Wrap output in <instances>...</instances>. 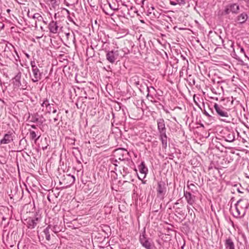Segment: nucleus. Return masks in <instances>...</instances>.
Here are the masks:
<instances>
[{
  "mask_svg": "<svg viewBox=\"0 0 249 249\" xmlns=\"http://www.w3.org/2000/svg\"><path fill=\"white\" fill-rule=\"evenodd\" d=\"M31 72L30 73V78L34 83L40 81L45 77L46 73L43 69L39 65L37 66L34 61L31 62Z\"/></svg>",
  "mask_w": 249,
  "mask_h": 249,
  "instance_id": "nucleus-1",
  "label": "nucleus"
},
{
  "mask_svg": "<svg viewBox=\"0 0 249 249\" xmlns=\"http://www.w3.org/2000/svg\"><path fill=\"white\" fill-rule=\"evenodd\" d=\"M236 217H243L246 213L247 210L249 208V202L247 199H240L235 204Z\"/></svg>",
  "mask_w": 249,
  "mask_h": 249,
  "instance_id": "nucleus-2",
  "label": "nucleus"
},
{
  "mask_svg": "<svg viewBox=\"0 0 249 249\" xmlns=\"http://www.w3.org/2000/svg\"><path fill=\"white\" fill-rule=\"evenodd\" d=\"M129 153L124 149H116L114 152V156L121 161L124 162L127 166H130L132 161L129 158Z\"/></svg>",
  "mask_w": 249,
  "mask_h": 249,
  "instance_id": "nucleus-3",
  "label": "nucleus"
},
{
  "mask_svg": "<svg viewBox=\"0 0 249 249\" xmlns=\"http://www.w3.org/2000/svg\"><path fill=\"white\" fill-rule=\"evenodd\" d=\"M106 59L111 64L114 63L119 58V57H122L124 55V53L121 54L120 53V51L115 49L111 51L106 50Z\"/></svg>",
  "mask_w": 249,
  "mask_h": 249,
  "instance_id": "nucleus-4",
  "label": "nucleus"
},
{
  "mask_svg": "<svg viewBox=\"0 0 249 249\" xmlns=\"http://www.w3.org/2000/svg\"><path fill=\"white\" fill-rule=\"evenodd\" d=\"M14 86L15 88L20 89H26L27 88V81L24 79H21V73L18 72L14 78Z\"/></svg>",
  "mask_w": 249,
  "mask_h": 249,
  "instance_id": "nucleus-5",
  "label": "nucleus"
},
{
  "mask_svg": "<svg viewBox=\"0 0 249 249\" xmlns=\"http://www.w3.org/2000/svg\"><path fill=\"white\" fill-rule=\"evenodd\" d=\"M64 178L61 181H59L60 184H64V186L63 188H67L70 187L75 182V177L70 174L64 175Z\"/></svg>",
  "mask_w": 249,
  "mask_h": 249,
  "instance_id": "nucleus-6",
  "label": "nucleus"
},
{
  "mask_svg": "<svg viewBox=\"0 0 249 249\" xmlns=\"http://www.w3.org/2000/svg\"><path fill=\"white\" fill-rule=\"evenodd\" d=\"M214 108L217 115L220 117L229 118V113L227 109L222 106L218 105L216 103H214L213 106Z\"/></svg>",
  "mask_w": 249,
  "mask_h": 249,
  "instance_id": "nucleus-7",
  "label": "nucleus"
},
{
  "mask_svg": "<svg viewBox=\"0 0 249 249\" xmlns=\"http://www.w3.org/2000/svg\"><path fill=\"white\" fill-rule=\"evenodd\" d=\"M157 191L158 196L161 199H163L166 192V186L164 181H160L158 182Z\"/></svg>",
  "mask_w": 249,
  "mask_h": 249,
  "instance_id": "nucleus-8",
  "label": "nucleus"
},
{
  "mask_svg": "<svg viewBox=\"0 0 249 249\" xmlns=\"http://www.w3.org/2000/svg\"><path fill=\"white\" fill-rule=\"evenodd\" d=\"M239 6L236 3L230 4L226 6L224 10L226 15L229 14L231 12L233 14H237L239 12Z\"/></svg>",
  "mask_w": 249,
  "mask_h": 249,
  "instance_id": "nucleus-9",
  "label": "nucleus"
},
{
  "mask_svg": "<svg viewBox=\"0 0 249 249\" xmlns=\"http://www.w3.org/2000/svg\"><path fill=\"white\" fill-rule=\"evenodd\" d=\"M158 130L160 135L166 134V128L165 127V121L163 119L160 118L157 120Z\"/></svg>",
  "mask_w": 249,
  "mask_h": 249,
  "instance_id": "nucleus-10",
  "label": "nucleus"
},
{
  "mask_svg": "<svg viewBox=\"0 0 249 249\" xmlns=\"http://www.w3.org/2000/svg\"><path fill=\"white\" fill-rule=\"evenodd\" d=\"M140 241L143 247L146 249H154V245L143 235L140 237Z\"/></svg>",
  "mask_w": 249,
  "mask_h": 249,
  "instance_id": "nucleus-11",
  "label": "nucleus"
},
{
  "mask_svg": "<svg viewBox=\"0 0 249 249\" xmlns=\"http://www.w3.org/2000/svg\"><path fill=\"white\" fill-rule=\"evenodd\" d=\"M225 141L228 142H232L235 140V133L232 130H226L224 133Z\"/></svg>",
  "mask_w": 249,
  "mask_h": 249,
  "instance_id": "nucleus-12",
  "label": "nucleus"
},
{
  "mask_svg": "<svg viewBox=\"0 0 249 249\" xmlns=\"http://www.w3.org/2000/svg\"><path fill=\"white\" fill-rule=\"evenodd\" d=\"M48 28L50 33L56 34L59 32V26L56 21L52 20L48 25Z\"/></svg>",
  "mask_w": 249,
  "mask_h": 249,
  "instance_id": "nucleus-13",
  "label": "nucleus"
},
{
  "mask_svg": "<svg viewBox=\"0 0 249 249\" xmlns=\"http://www.w3.org/2000/svg\"><path fill=\"white\" fill-rule=\"evenodd\" d=\"M122 5L124 7V8L121 11V14L123 15L122 16L124 18L125 17L126 14L124 12L127 11H130V10H134L135 9V6L132 5L130 3L126 4L125 2L122 3Z\"/></svg>",
  "mask_w": 249,
  "mask_h": 249,
  "instance_id": "nucleus-14",
  "label": "nucleus"
},
{
  "mask_svg": "<svg viewBox=\"0 0 249 249\" xmlns=\"http://www.w3.org/2000/svg\"><path fill=\"white\" fill-rule=\"evenodd\" d=\"M13 141V136L12 133L5 134L0 141V144H8Z\"/></svg>",
  "mask_w": 249,
  "mask_h": 249,
  "instance_id": "nucleus-15",
  "label": "nucleus"
},
{
  "mask_svg": "<svg viewBox=\"0 0 249 249\" xmlns=\"http://www.w3.org/2000/svg\"><path fill=\"white\" fill-rule=\"evenodd\" d=\"M184 196L190 205H193L195 202V196L191 194V193L184 191Z\"/></svg>",
  "mask_w": 249,
  "mask_h": 249,
  "instance_id": "nucleus-16",
  "label": "nucleus"
},
{
  "mask_svg": "<svg viewBox=\"0 0 249 249\" xmlns=\"http://www.w3.org/2000/svg\"><path fill=\"white\" fill-rule=\"evenodd\" d=\"M32 122L34 123H38L40 124H43L45 121L43 116L42 115L39 116L37 113L32 116Z\"/></svg>",
  "mask_w": 249,
  "mask_h": 249,
  "instance_id": "nucleus-17",
  "label": "nucleus"
},
{
  "mask_svg": "<svg viewBox=\"0 0 249 249\" xmlns=\"http://www.w3.org/2000/svg\"><path fill=\"white\" fill-rule=\"evenodd\" d=\"M119 164H120V168L121 174L122 175L123 178H125V177L130 173V171L129 169L124 166V163L123 164V162H119Z\"/></svg>",
  "mask_w": 249,
  "mask_h": 249,
  "instance_id": "nucleus-18",
  "label": "nucleus"
},
{
  "mask_svg": "<svg viewBox=\"0 0 249 249\" xmlns=\"http://www.w3.org/2000/svg\"><path fill=\"white\" fill-rule=\"evenodd\" d=\"M225 247L226 249H235L234 244L230 237L225 240Z\"/></svg>",
  "mask_w": 249,
  "mask_h": 249,
  "instance_id": "nucleus-19",
  "label": "nucleus"
},
{
  "mask_svg": "<svg viewBox=\"0 0 249 249\" xmlns=\"http://www.w3.org/2000/svg\"><path fill=\"white\" fill-rule=\"evenodd\" d=\"M248 18V15L246 13H242L239 15L236 19V21L239 23H243L245 22Z\"/></svg>",
  "mask_w": 249,
  "mask_h": 249,
  "instance_id": "nucleus-20",
  "label": "nucleus"
},
{
  "mask_svg": "<svg viewBox=\"0 0 249 249\" xmlns=\"http://www.w3.org/2000/svg\"><path fill=\"white\" fill-rule=\"evenodd\" d=\"M160 139L161 141L162 147L165 149L167 146V136L166 134L160 135Z\"/></svg>",
  "mask_w": 249,
  "mask_h": 249,
  "instance_id": "nucleus-21",
  "label": "nucleus"
},
{
  "mask_svg": "<svg viewBox=\"0 0 249 249\" xmlns=\"http://www.w3.org/2000/svg\"><path fill=\"white\" fill-rule=\"evenodd\" d=\"M139 170L141 174L146 175L148 172V169L145 166L144 161H142L138 166Z\"/></svg>",
  "mask_w": 249,
  "mask_h": 249,
  "instance_id": "nucleus-22",
  "label": "nucleus"
},
{
  "mask_svg": "<svg viewBox=\"0 0 249 249\" xmlns=\"http://www.w3.org/2000/svg\"><path fill=\"white\" fill-rule=\"evenodd\" d=\"M147 91L148 92V93L146 95V98L148 99H149V98L153 99V96L150 94L151 93H154L155 92H156V89L153 87H149L147 86Z\"/></svg>",
  "mask_w": 249,
  "mask_h": 249,
  "instance_id": "nucleus-23",
  "label": "nucleus"
},
{
  "mask_svg": "<svg viewBox=\"0 0 249 249\" xmlns=\"http://www.w3.org/2000/svg\"><path fill=\"white\" fill-rule=\"evenodd\" d=\"M29 132H30V139L32 140H35V142H36V141L39 139V137H40V135H39L37 137V135L35 131H34L33 130H30Z\"/></svg>",
  "mask_w": 249,
  "mask_h": 249,
  "instance_id": "nucleus-24",
  "label": "nucleus"
},
{
  "mask_svg": "<svg viewBox=\"0 0 249 249\" xmlns=\"http://www.w3.org/2000/svg\"><path fill=\"white\" fill-rule=\"evenodd\" d=\"M50 226H48L46 228H45L43 231V233L45 235L46 239L48 241H49L51 239V236L50 234Z\"/></svg>",
  "mask_w": 249,
  "mask_h": 249,
  "instance_id": "nucleus-25",
  "label": "nucleus"
},
{
  "mask_svg": "<svg viewBox=\"0 0 249 249\" xmlns=\"http://www.w3.org/2000/svg\"><path fill=\"white\" fill-rule=\"evenodd\" d=\"M36 226V223L32 219H29L27 221V227L30 229H33Z\"/></svg>",
  "mask_w": 249,
  "mask_h": 249,
  "instance_id": "nucleus-26",
  "label": "nucleus"
},
{
  "mask_svg": "<svg viewBox=\"0 0 249 249\" xmlns=\"http://www.w3.org/2000/svg\"><path fill=\"white\" fill-rule=\"evenodd\" d=\"M40 102H42L41 103V106L42 107H47L48 106H49V101L47 98H43L42 100L40 99Z\"/></svg>",
  "mask_w": 249,
  "mask_h": 249,
  "instance_id": "nucleus-27",
  "label": "nucleus"
},
{
  "mask_svg": "<svg viewBox=\"0 0 249 249\" xmlns=\"http://www.w3.org/2000/svg\"><path fill=\"white\" fill-rule=\"evenodd\" d=\"M135 10H130V11H127V15L129 16L130 17H134L135 14H137V15H139V14H138V11L135 7Z\"/></svg>",
  "mask_w": 249,
  "mask_h": 249,
  "instance_id": "nucleus-28",
  "label": "nucleus"
},
{
  "mask_svg": "<svg viewBox=\"0 0 249 249\" xmlns=\"http://www.w3.org/2000/svg\"><path fill=\"white\" fill-rule=\"evenodd\" d=\"M33 18L34 19H36L38 21L43 20L42 17L39 13H35L33 15Z\"/></svg>",
  "mask_w": 249,
  "mask_h": 249,
  "instance_id": "nucleus-29",
  "label": "nucleus"
},
{
  "mask_svg": "<svg viewBox=\"0 0 249 249\" xmlns=\"http://www.w3.org/2000/svg\"><path fill=\"white\" fill-rule=\"evenodd\" d=\"M119 51H120V53L121 54L124 53V54L127 53L128 52V50H127V49H125V48L124 49H122V50H120Z\"/></svg>",
  "mask_w": 249,
  "mask_h": 249,
  "instance_id": "nucleus-30",
  "label": "nucleus"
},
{
  "mask_svg": "<svg viewBox=\"0 0 249 249\" xmlns=\"http://www.w3.org/2000/svg\"><path fill=\"white\" fill-rule=\"evenodd\" d=\"M46 112L47 113H50L51 111H52V107L51 106V104H49V106H48L46 107Z\"/></svg>",
  "mask_w": 249,
  "mask_h": 249,
  "instance_id": "nucleus-31",
  "label": "nucleus"
},
{
  "mask_svg": "<svg viewBox=\"0 0 249 249\" xmlns=\"http://www.w3.org/2000/svg\"><path fill=\"white\" fill-rule=\"evenodd\" d=\"M131 79L133 81H134V82H136L137 81V80H139V77L138 76H137V75H135L134 76H133L132 78H131Z\"/></svg>",
  "mask_w": 249,
  "mask_h": 249,
  "instance_id": "nucleus-32",
  "label": "nucleus"
},
{
  "mask_svg": "<svg viewBox=\"0 0 249 249\" xmlns=\"http://www.w3.org/2000/svg\"><path fill=\"white\" fill-rule=\"evenodd\" d=\"M176 1L178 2V3L180 5L181 4H185V2L184 0H176Z\"/></svg>",
  "mask_w": 249,
  "mask_h": 249,
  "instance_id": "nucleus-33",
  "label": "nucleus"
},
{
  "mask_svg": "<svg viewBox=\"0 0 249 249\" xmlns=\"http://www.w3.org/2000/svg\"><path fill=\"white\" fill-rule=\"evenodd\" d=\"M33 221H34L36 223V225L39 222L40 218L38 217H36L34 219H32Z\"/></svg>",
  "mask_w": 249,
  "mask_h": 249,
  "instance_id": "nucleus-34",
  "label": "nucleus"
},
{
  "mask_svg": "<svg viewBox=\"0 0 249 249\" xmlns=\"http://www.w3.org/2000/svg\"><path fill=\"white\" fill-rule=\"evenodd\" d=\"M148 100H150L151 102H152L153 103H159V104L160 105H161V104L160 103H159L158 101L154 100V98L152 99V98H149V99H148Z\"/></svg>",
  "mask_w": 249,
  "mask_h": 249,
  "instance_id": "nucleus-35",
  "label": "nucleus"
},
{
  "mask_svg": "<svg viewBox=\"0 0 249 249\" xmlns=\"http://www.w3.org/2000/svg\"><path fill=\"white\" fill-rule=\"evenodd\" d=\"M187 186L189 188V189H193V188H192V187H195V185L193 183H191L190 184H188L187 185Z\"/></svg>",
  "mask_w": 249,
  "mask_h": 249,
  "instance_id": "nucleus-36",
  "label": "nucleus"
},
{
  "mask_svg": "<svg viewBox=\"0 0 249 249\" xmlns=\"http://www.w3.org/2000/svg\"><path fill=\"white\" fill-rule=\"evenodd\" d=\"M170 4L172 5H176L177 4H178V2L176 1H170Z\"/></svg>",
  "mask_w": 249,
  "mask_h": 249,
  "instance_id": "nucleus-37",
  "label": "nucleus"
},
{
  "mask_svg": "<svg viewBox=\"0 0 249 249\" xmlns=\"http://www.w3.org/2000/svg\"><path fill=\"white\" fill-rule=\"evenodd\" d=\"M109 7H110V8L112 9L114 11H116V10H118V8L113 7V6H111L110 3H109Z\"/></svg>",
  "mask_w": 249,
  "mask_h": 249,
  "instance_id": "nucleus-38",
  "label": "nucleus"
},
{
  "mask_svg": "<svg viewBox=\"0 0 249 249\" xmlns=\"http://www.w3.org/2000/svg\"><path fill=\"white\" fill-rule=\"evenodd\" d=\"M181 57H182L183 60H186V63L188 64V61L186 59V57L185 56H184L183 55H181Z\"/></svg>",
  "mask_w": 249,
  "mask_h": 249,
  "instance_id": "nucleus-39",
  "label": "nucleus"
},
{
  "mask_svg": "<svg viewBox=\"0 0 249 249\" xmlns=\"http://www.w3.org/2000/svg\"><path fill=\"white\" fill-rule=\"evenodd\" d=\"M10 51V48L9 47L6 46L5 48L4 52L6 53L7 52Z\"/></svg>",
  "mask_w": 249,
  "mask_h": 249,
  "instance_id": "nucleus-40",
  "label": "nucleus"
},
{
  "mask_svg": "<svg viewBox=\"0 0 249 249\" xmlns=\"http://www.w3.org/2000/svg\"><path fill=\"white\" fill-rule=\"evenodd\" d=\"M134 84L136 86H138L139 85H140V81L139 80H137V81L136 82H135L134 83Z\"/></svg>",
  "mask_w": 249,
  "mask_h": 249,
  "instance_id": "nucleus-41",
  "label": "nucleus"
},
{
  "mask_svg": "<svg viewBox=\"0 0 249 249\" xmlns=\"http://www.w3.org/2000/svg\"><path fill=\"white\" fill-rule=\"evenodd\" d=\"M221 120L224 121V122H230V121L229 120H228L227 119H221Z\"/></svg>",
  "mask_w": 249,
  "mask_h": 249,
  "instance_id": "nucleus-42",
  "label": "nucleus"
},
{
  "mask_svg": "<svg viewBox=\"0 0 249 249\" xmlns=\"http://www.w3.org/2000/svg\"><path fill=\"white\" fill-rule=\"evenodd\" d=\"M47 147H48V145H46L45 146H43L42 148L43 150H45L47 149Z\"/></svg>",
  "mask_w": 249,
  "mask_h": 249,
  "instance_id": "nucleus-43",
  "label": "nucleus"
},
{
  "mask_svg": "<svg viewBox=\"0 0 249 249\" xmlns=\"http://www.w3.org/2000/svg\"><path fill=\"white\" fill-rule=\"evenodd\" d=\"M53 121H54V122H55V123H57V121H58V118H57V117L54 118L53 119Z\"/></svg>",
  "mask_w": 249,
  "mask_h": 249,
  "instance_id": "nucleus-44",
  "label": "nucleus"
},
{
  "mask_svg": "<svg viewBox=\"0 0 249 249\" xmlns=\"http://www.w3.org/2000/svg\"><path fill=\"white\" fill-rule=\"evenodd\" d=\"M24 141H26V140H23V139L20 140V141H19V144H21V143H22Z\"/></svg>",
  "mask_w": 249,
  "mask_h": 249,
  "instance_id": "nucleus-45",
  "label": "nucleus"
},
{
  "mask_svg": "<svg viewBox=\"0 0 249 249\" xmlns=\"http://www.w3.org/2000/svg\"><path fill=\"white\" fill-rule=\"evenodd\" d=\"M31 127L34 128V129H36V127L35 125L33 124V125H31Z\"/></svg>",
  "mask_w": 249,
  "mask_h": 249,
  "instance_id": "nucleus-46",
  "label": "nucleus"
},
{
  "mask_svg": "<svg viewBox=\"0 0 249 249\" xmlns=\"http://www.w3.org/2000/svg\"><path fill=\"white\" fill-rule=\"evenodd\" d=\"M230 43H231V46L232 48H233V45H234L232 41H230Z\"/></svg>",
  "mask_w": 249,
  "mask_h": 249,
  "instance_id": "nucleus-47",
  "label": "nucleus"
},
{
  "mask_svg": "<svg viewBox=\"0 0 249 249\" xmlns=\"http://www.w3.org/2000/svg\"><path fill=\"white\" fill-rule=\"evenodd\" d=\"M52 112L53 113H55L57 112V110L54 108Z\"/></svg>",
  "mask_w": 249,
  "mask_h": 249,
  "instance_id": "nucleus-48",
  "label": "nucleus"
},
{
  "mask_svg": "<svg viewBox=\"0 0 249 249\" xmlns=\"http://www.w3.org/2000/svg\"><path fill=\"white\" fill-rule=\"evenodd\" d=\"M187 209L188 210V213H190L191 211V208L190 207H187Z\"/></svg>",
  "mask_w": 249,
  "mask_h": 249,
  "instance_id": "nucleus-49",
  "label": "nucleus"
},
{
  "mask_svg": "<svg viewBox=\"0 0 249 249\" xmlns=\"http://www.w3.org/2000/svg\"><path fill=\"white\" fill-rule=\"evenodd\" d=\"M237 191H238V192H239V193H243L242 192H241V191L240 190L239 188H237Z\"/></svg>",
  "mask_w": 249,
  "mask_h": 249,
  "instance_id": "nucleus-50",
  "label": "nucleus"
},
{
  "mask_svg": "<svg viewBox=\"0 0 249 249\" xmlns=\"http://www.w3.org/2000/svg\"><path fill=\"white\" fill-rule=\"evenodd\" d=\"M241 52L244 53V50L243 48H241Z\"/></svg>",
  "mask_w": 249,
  "mask_h": 249,
  "instance_id": "nucleus-51",
  "label": "nucleus"
},
{
  "mask_svg": "<svg viewBox=\"0 0 249 249\" xmlns=\"http://www.w3.org/2000/svg\"><path fill=\"white\" fill-rule=\"evenodd\" d=\"M247 6L249 7V0L247 1Z\"/></svg>",
  "mask_w": 249,
  "mask_h": 249,
  "instance_id": "nucleus-52",
  "label": "nucleus"
},
{
  "mask_svg": "<svg viewBox=\"0 0 249 249\" xmlns=\"http://www.w3.org/2000/svg\"><path fill=\"white\" fill-rule=\"evenodd\" d=\"M144 1H145V0H142V4H144Z\"/></svg>",
  "mask_w": 249,
  "mask_h": 249,
  "instance_id": "nucleus-53",
  "label": "nucleus"
},
{
  "mask_svg": "<svg viewBox=\"0 0 249 249\" xmlns=\"http://www.w3.org/2000/svg\"><path fill=\"white\" fill-rule=\"evenodd\" d=\"M43 21V22L45 24H47V22H46V21H44V20H42Z\"/></svg>",
  "mask_w": 249,
  "mask_h": 249,
  "instance_id": "nucleus-54",
  "label": "nucleus"
},
{
  "mask_svg": "<svg viewBox=\"0 0 249 249\" xmlns=\"http://www.w3.org/2000/svg\"><path fill=\"white\" fill-rule=\"evenodd\" d=\"M206 115L207 116H210L209 114L207 112L206 113Z\"/></svg>",
  "mask_w": 249,
  "mask_h": 249,
  "instance_id": "nucleus-55",
  "label": "nucleus"
},
{
  "mask_svg": "<svg viewBox=\"0 0 249 249\" xmlns=\"http://www.w3.org/2000/svg\"><path fill=\"white\" fill-rule=\"evenodd\" d=\"M151 9H152V10H154V7L153 6H152L151 7Z\"/></svg>",
  "mask_w": 249,
  "mask_h": 249,
  "instance_id": "nucleus-56",
  "label": "nucleus"
},
{
  "mask_svg": "<svg viewBox=\"0 0 249 249\" xmlns=\"http://www.w3.org/2000/svg\"><path fill=\"white\" fill-rule=\"evenodd\" d=\"M7 12H10V9H8V10H7Z\"/></svg>",
  "mask_w": 249,
  "mask_h": 249,
  "instance_id": "nucleus-57",
  "label": "nucleus"
},
{
  "mask_svg": "<svg viewBox=\"0 0 249 249\" xmlns=\"http://www.w3.org/2000/svg\"><path fill=\"white\" fill-rule=\"evenodd\" d=\"M26 56H27V57H29V54H27Z\"/></svg>",
  "mask_w": 249,
  "mask_h": 249,
  "instance_id": "nucleus-58",
  "label": "nucleus"
},
{
  "mask_svg": "<svg viewBox=\"0 0 249 249\" xmlns=\"http://www.w3.org/2000/svg\"><path fill=\"white\" fill-rule=\"evenodd\" d=\"M150 11V9L148 10V12L149 13L151 14L152 12L151 11Z\"/></svg>",
  "mask_w": 249,
  "mask_h": 249,
  "instance_id": "nucleus-59",
  "label": "nucleus"
},
{
  "mask_svg": "<svg viewBox=\"0 0 249 249\" xmlns=\"http://www.w3.org/2000/svg\"><path fill=\"white\" fill-rule=\"evenodd\" d=\"M74 144H75V142H73L71 143V144L74 145Z\"/></svg>",
  "mask_w": 249,
  "mask_h": 249,
  "instance_id": "nucleus-60",
  "label": "nucleus"
},
{
  "mask_svg": "<svg viewBox=\"0 0 249 249\" xmlns=\"http://www.w3.org/2000/svg\"><path fill=\"white\" fill-rule=\"evenodd\" d=\"M15 52L17 54H18V53H17V51H16V50H15Z\"/></svg>",
  "mask_w": 249,
  "mask_h": 249,
  "instance_id": "nucleus-61",
  "label": "nucleus"
},
{
  "mask_svg": "<svg viewBox=\"0 0 249 249\" xmlns=\"http://www.w3.org/2000/svg\"><path fill=\"white\" fill-rule=\"evenodd\" d=\"M12 47L13 49H15V48H14V47L13 46H12Z\"/></svg>",
  "mask_w": 249,
  "mask_h": 249,
  "instance_id": "nucleus-62",
  "label": "nucleus"
},
{
  "mask_svg": "<svg viewBox=\"0 0 249 249\" xmlns=\"http://www.w3.org/2000/svg\"><path fill=\"white\" fill-rule=\"evenodd\" d=\"M73 149H77V148L73 147Z\"/></svg>",
  "mask_w": 249,
  "mask_h": 249,
  "instance_id": "nucleus-63",
  "label": "nucleus"
}]
</instances>
